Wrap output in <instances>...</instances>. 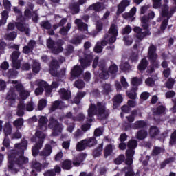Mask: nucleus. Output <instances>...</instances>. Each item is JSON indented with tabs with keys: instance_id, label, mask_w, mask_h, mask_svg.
I'll list each match as a JSON object with an SVG mask.
<instances>
[{
	"instance_id": "nucleus-1",
	"label": "nucleus",
	"mask_w": 176,
	"mask_h": 176,
	"mask_svg": "<svg viewBox=\"0 0 176 176\" xmlns=\"http://www.w3.org/2000/svg\"><path fill=\"white\" fill-rule=\"evenodd\" d=\"M28 142L22 140L21 144H15V149L8 152V168L16 174L23 164L28 163V158L24 157V151L27 149Z\"/></svg>"
},
{
	"instance_id": "nucleus-2",
	"label": "nucleus",
	"mask_w": 176,
	"mask_h": 176,
	"mask_svg": "<svg viewBox=\"0 0 176 176\" xmlns=\"http://www.w3.org/2000/svg\"><path fill=\"white\" fill-rule=\"evenodd\" d=\"M36 137H37L38 140L35 146L32 149V153L33 156H38V154L39 156L45 160L48 156H50L52 152H53L52 146L46 144L43 151L39 153V149H42V147L43 146V140L46 138V135L44 133H36Z\"/></svg>"
},
{
	"instance_id": "nucleus-3",
	"label": "nucleus",
	"mask_w": 176,
	"mask_h": 176,
	"mask_svg": "<svg viewBox=\"0 0 176 176\" xmlns=\"http://www.w3.org/2000/svg\"><path fill=\"white\" fill-rule=\"evenodd\" d=\"M97 115L99 119H107L109 116V109L107 108V104L98 102L96 106L93 103L88 109L89 122H93V116Z\"/></svg>"
},
{
	"instance_id": "nucleus-4",
	"label": "nucleus",
	"mask_w": 176,
	"mask_h": 176,
	"mask_svg": "<svg viewBox=\"0 0 176 176\" xmlns=\"http://www.w3.org/2000/svg\"><path fill=\"white\" fill-rule=\"evenodd\" d=\"M148 19L146 16L141 18L143 30L140 27H135L133 29V31L136 33V38L140 41H142L145 36L151 34V32L148 30V27H149Z\"/></svg>"
},
{
	"instance_id": "nucleus-5",
	"label": "nucleus",
	"mask_w": 176,
	"mask_h": 176,
	"mask_svg": "<svg viewBox=\"0 0 176 176\" xmlns=\"http://www.w3.org/2000/svg\"><path fill=\"white\" fill-rule=\"evenodd\" d=\"M138 145V142L135 140H131L128 142L127 146L129 148L126 151V164H133V156L135 153V148Z\"/></svg>"
},
{
	"instance_id": "nucleus-6",
	"label": "nucleus",
	"mask_w": 176,
	"mask_h": 176,
	"mask_svg": "<svg viewBox=\"0 0 176 176\" xmlns=\"http://www.w3.org/2000/svg\"><path fill=\"white\" fill-rule=\"evenodd\" d=\"M63 45H64V41L63 40H58L56 43L50 38L47 40V46L54 54H58L64 50V48L61 47Z\"/></svg>"
},
{
	"instance_id": "nucleus-7",
	"label": "nucleus",
	"mask_w": 176,
	"mask_h": 176,
	"mask_svg": "<svg viewBox=\"0 0 176 176\" xmlns=\"http://www.w3.org/2000/svg\"><path fill=\"white\" fill-rule=\"evenodd\" d=\"M160 9L162 16H163V17H166V19L163 21L161 25V30L164 31V30L167 28L168 19L170 17H171V16H173V14H174V10H170L168 11V6H167V5L162 6Z\"/></svg>"
},
{
	"instance_id": "nucleus-8",
	"label": "nucleus",
	"mask_w": 176,
	"mask_h": 176,
	"mask_svg": "<svg viewBox=\"0 0 176 176\" xmlns=\"http://www.w3.org/2000/svg\"><path fill=\"white\" fill-rule=\"evenodd\" d=\"M8 83H12L13 87L16 89L20 94L21 100H27L30 97V92L24 89V87H23V85L20 82L17 80H9Z\"/></svg>"
},
{
	"instance_id": "nucleus-9",
	"label": "nucleus",
	"mask_w": 176,
	"mask_h": 176,
	"mask_svg": "<svg viewBox=\"0 0 176 176\" xmlns=\"http://www.w3.org/2000/svg\"><path fill=\"white\" fill-rule=\"evenodd\" d=\"M27 110L28 112L34 111V103L30 102L26 106L24 101L21 100L18 104V111L16 112L17 116H23L24 111Z\"/></svg>"
},
{
	"instance_id": "nucleus-10",
	"label": "nucleus",
	"mask_w": 176,
	"mask_h": 176,
	"mask_svg": "<svg viewBox=\"0 0 176 176\" xmlns=\"http://www.w3.org/2000/svg\"><path fill=\"white\" fill-rule=\"evenodd\" d=\"M116 36H118V26L115 24H112L109 30V36H104V39L108 40L109 43H115L116 42Z\"/></svg>"
},
{
	"instance_id": "nucleus-11",
	"label": "nucleus",
	"mask_w": 176,
	"mask_h": 176,
	"mask_svg": "<svg viewBox=\"0 0 176 176\" xmlns=\"http://www.w3.org/2000/svg\"><path fill=\"white\" fill-rule=\"evenodd\" d=\"M47 122H49L47 117L43 116H40L36 133H43V131H46L47 129Z\"/></svg>"
},
{
	"instance_id": "nucleus-12",
	"label": "nucleus",
	"mask_w": 176,
	"mask_h": 176,
	"mask_svg": "<svg viewBox=\"0 0 176 176\" xmlns=\"http://www.w3.org/2000/svg\"><path fill=\"white\" fill-rule=\"evenodd\" d=\"M157 47L156 45L151 44L148 50V58L151 63H156L157 60V54L156 53Z\"/></svg>"
},
{
	"instance_id": "nucleus-13",
	"label": "nucleus",
	"mask_w": 176,
	"mask_h": 176,
	"mask_svg": "<svg viewBox=\"0 0 176 176\" xmlns=\"http://www.w3.org/2000/svg\"><path fill=\"white\" fill-rule=\"evenodd\" d=\"M35 85H37L38 88L35 89V94L36 96H40V94H42L43 93V91L47 87V83L46 81L42 80H38L35 82Z\"/></svg>"
},
{
	"instance_id": "nucleus-14",
	"label": "nucleus",
	"mask_w": 176,
	"mask_h": 176,
	"mask_svg": "<svg viewBox=\"0 0 176 176\" xmlns=\"http://www.w3.org/2000/svg\"><path fill=\"white\" fill-rule=\"evenodd\" d=\"M48 127L52 130H54V131L61 132V130H63V126L58 123V121L53 118V117L50 118Z\"/></svg>"
},
{
	"instance_id": "nucleus-15",
	"label": "nucleus",
	"mask_w": 176,
	"mask_h": 176,
	"mask_svg": "<svg viewBox=\"0 0 176 176\" xmlns=\"http://www.w3.org/2000/svg\"><path fill=\"white\" fill-rule=\"evenodd\" d=\"M99 68L101 69V72L99 74L100 78L101 79H108L109 78V74L107 71L105 62L104 60L99 62Z\"/></svg>"
},
{
	"instance_id": "nucleus-16",
	"label": "nucleus",
	"mask_w": 176,
	"mask_h": 176,
	"mask_svg": "<svg viewBox=\"0 0 176 176\" xmlns=\"http://www.w3.org/2000/svg\"><path fill=\"white\" fill-rule=\"evenodd\" d=\"M17 95L14 91V88H11L7 94L6 98L8 100L10 105H13L16 104V98Z\"/></svg>"
},
{
	"instance_id": "nucleus-17",
	"label": "nucleus",
	"mask_w": 176,
	"mask_h": 176,
	"mask_svg": "<svg viewBox=\"0 0 176 176\" xmlns=\"http://www.w3.org/2000/svg\"><path fill=\"white\" fill-rule=\"evenodd\" d=\"M50 72L52 76H57V75H58V73L57 72V69L60 68L58 61L53 59L50 65Z\"/></svg>"
},
{
	"instance_id": "nucleus-18",
	"label": "nucleus",
	"mask_w": 176,
	"mask_h": 176,
	"mask_svg": "<svg viewBox=\"0 0 176 176\" xmlns=\"http://www.w3.org/2000/svg\"><path fill=\"white\" fill-rule=\"evenodd\" d=\"M19 56H20V52L19 51L14 52L12 55V65L16 69H20L21 62L18 60Z\"/></svg>"
},
{
	"instance_id": "nucleus-19",
	"label": "nucleus",
	"mask_w": 176,
	"mask_h": 176,
	"mask_svg": "<svg viewBox=\"0 0 176 176\" xmlns=\"http://www.w3.org/2000/svg\"><path fill=\"white\" fill-rule=\"evenodd\" d=\"M86 2V0H79L78 2H72L70 5V9L73 12L74 14H76V13H79V6L83 5Z\"/></svg>"
},
{
	"instance_id": "nucleus-20",
	"label": "nucleus",
	"mask_w": 176,
	"mask_h": 176,
	"mask_svg": "<svg viewBox=\"0 0 176 176\" xmlns=\"http://www.w3.org/2000/svg\"><path fill=\"white\" fill-rule=\"evenodd\" d=\"M86 156L87 155L85 153L79 154L73 160V165L75 166V167H79V166L82 164L85 159H86Z\"/></svg>"
},
{
	"instance_id": "nucleus-21",
	"label": "nucleus",
	"mask_w": 176,
	"mask_h": 176,
	"mask_svg": "<svg viewBox=\"0 0 176 176\" xmlns=\"http://www.w3.org/2000/svg\"><path fill=\"white\" fill-rule=\"evenodd\" d=\"M74 23L76 24L79 31H82V32L87 34V24L83 23V21L80 19H76Z\"/></svg>"
},
{
	"instance_id": "nucleus-22",
	"label": "nucleus",
	"mask_w": 176,
	"mask_h": 176,
	"mask_svg": "<svg viewBox=\"0 0 176 176\" xmlns=\"http://www.w3.org/2000/svg\"><path fill=\"white\" fill-rule=\"evenodd\" d=\"M93 60V56L91 55H87L85 58H80L79 61L82 67V68H86L90 65V63Z\"/></svg>"
},
{
	"instance_id": "nucleus-23",
	"label": "nucleus",
	"mask_w": 176,
	"mask_h": 176,
	"mask_svg": "<svg viewBox=\"0 0 176 176\" xmlns=\"http://www.w3.org/2000/svg\"><path fill=\"white\" fill-rule=\"evenodd\" d=\"M129 5H130V1L123 0L118 6L117 14H120V13H123V12H124L126 8H127Z\"/></svg>"
},
{
	"instance_id": "nucleus-24",
	"label": "nucleus",
	"mask_w": 176,
	"mask_h": 176,
	"mask_svg": "<svg viewBox=\"0 0 176 176\" xmlns=\"http://www.w3.org/2000/svg\"><path fill=\"white\" fill-rule=\"evenodd\" d=\"M105 9V6L102 3H96L89 7V10H95V12H101Z\"/></svg>"
},
{
	"instance_id": "nucleus-25",
	"label": "nucleus",
	"mask_w": 176,
	"mask_h": 176,
	"mask_svg": "<svg viewBox=\"0 0 176 176\" xmlns=\"http://www.w3.org/2000/svg\"><path fill=\"white\" fill-rule=\"evenodd\" d=\"M82 72H83V70L82 69V68H80V67L75 66L72 70V76L70 78L71 80H74V79L79 76V75H80Z\"/></svg>"
},
{
	"instance_id": "nucleus-26",
	"label": "nucleus",
	"mask_w": 176,
	"mask_h": 176,
	"mask_svg": "<svg viewBox=\"0 0 176 176\" xmlns=\"http://www.w3.org/2000/svg\"><path fill=\"white\" fill-rule=\"evenodd\" d=\"M16 26L19 31L25 32L26 35H30V28H28V25L23 24L21 23H16Z\"/></svg>"
},
{
	"instance_id": "nucleus-27",
	"label": "nucleus",
	"mask_w": 176,
	"mask_h": 176,
	"mask_svg": "<svg viewBox=\"0 0 176 176\" xmlns=\"http://www.w3.org/2000/svg\"><path fill=\"white\" fill-rule=\"evenodd\" d=\"M58 86H60V85L58 84V82H57V81L52 82V84L51 86H49V84H47V86L45 89L46 95L48 97H50V94L52 93V91L53 90V89H57V87H58Z\"/></svg>"
},
{
	"instance_id": "nucleus-28",
	"label": "nucleus",
	"mask_w": 176,
	"mask_h": 176,
	"mask_svg": "<svg viewBox=\"0 0 176 176\" xmlns=\"http://www.w3.org/2000/svg\"><path fill=\"white\" fill-rule=\"evenodd\" d=\"M59 94L62 100H69L71 98V91L65 89H61L59 91Z\"/></svg>"
},
{
	"instance_id": "nucleus-29",
	"label": "nucleus",
	"mask_w": 176,
	"mask_h": 176,
	"mask_svg": "<svg viewBox=\"0 0 176 176\" xmlns=\"http://www.w3.org/2000/svg\"><path fill=\"white\" fill-rule=\"evenodd\" d=\"M135 13H137V8L135 7H133L129 12L124 13L123 14L124 19H126V20H129V19H133L134 17Z\"/></svg>"
},
{
	"instance_id": "nucleus-30",
	"label": "nucleus",
	"mask_w": 176,
	"mask_h": 176,
	"mask_svg": "<svg viewBox=\"0 0 176 176\" xmlns=\"http://www.w3.org/2000/svg\"><path fill=\"white\" fill-rule=\"evenodd\" d=\"M86 148H88L86 140H83L77 143L76 151H78V152H80V151H85Z\"/></svg>"
},
{
	"instance_id": "nucleus-31",
	"label": "nucleus",
	"mask_w": 176,
	"mask_h": 176,
	"mask_svg": "<svg viewBox=\"0 0 176 176\" xmlns=\"http://www.w3.org/2000/svg\"><path fill=\"white\" fill-rule=\"evenodd\" d=\"M148 60L146 58H143L141 61L139 65L138 66V69L140 72H143V71H145L146 69V67H148Z\"/></svg>"
},
{
	"instance_id": "nucleus-32",
	"label": "nucleus",
	"mask_w": 176,
	"mask_h": 176,
	"mask_svg": "<svg viewBox=\"0 0 176 176\" xmlns=\"http://www.w3.org/2000/svg\"><path fill=\"white\" fill-rule=\"evenodd\" d=\"M129 60L124 59V60H122L121 65H120V69L122 71H129L131 69V66L129 65Z\"/></svg>"
},
{
	"instance_id": "nucleus-33",
	"label": "nucleus",
	"mask_w": 176,
	"mask_h": 176,
	"mask_svg": "<svg viewBox=\"0 0 176 176\" xmlns=\"http://www.w3.org/2000/svg\"><path fill=\"white\" fill-rule=\"evenodd\" d=\"M61 168L58 166H56L54 170H50L46 172L45 176H56V173H60Z\"/></svg>"
},
{
	"instance_id": "nucleus-34",
	"label": "nucleus",
	"mask_w": 176,
	"mask_h": 176,
	"mask_svg": "<svg viewBox=\"0 0 176 176\" xmlns=\"http://www.w3.org/2000/svg\"><path fill=\"white\" fill-rule=\"evenodd\" d=\"M122 102L123 97L120 94H118L114 97L113 107H115V108H118Z\"/></svg>"
},
{
	"instance_id": "nucleus-35",
	"label": "nucleus",
	"mask_w": 176,
	"mask_h": 176,
	"mask_svg": "<svg viewBox=\"0 0 176 176\" xmlns=\"http://www.w3.org/2000/svg\"><path fill=\"white\" fill-rule=\"evenodd\" d=\"M71 27H72V25L71 23H68L65 27H63L60 30V34H61L63 36H65V35H68V32L69 30H71Z\"/></svg>"
},
{
	"instance_id": "nucleus-36",
	"label": "nucleus",
	"mask_w": 176,
	"mask_h": 176,
	"mask_svg": "<svg viewBox=\"0 0 176 176\" xmlns=\"http://www.w3.org/2000/svg\"><path fill=\"white\" fill-rule=\"evenodd\" d=\"M32 71L34 74H38L41 71V63L38 60H33Z\"/></svg>"
},
{
	"instance_id": "nucleus-37",
	"label": "nucleus",
	"mask_w": 176,
	"mask_h": 176,
	"mask_svg": "<svg viewBox=\"0 0 176 176\" xmlns=\"http://www.w3.org/2000/svg\"><path fill=\"white\" fill-rule=\"evenodd\" d=\"M112 151H113V145H107L104 151V157H108V156H109L112 153Z\"/></svg>"
},
{
	"instance_id": "nucleus-38",
	"label": "nucleus",
	"mask_w": 176,
	"mask_h": 176,
	"mask_svg": "<svg viewBox=\"0 0 176 176\" xmlns=\"http://www.w3.org/2000/svg\"><path fill=\"white\" fill-rule=\"evenodd\" d=\"M87 142V146L88 148H91V146H94V145H97V140L96 138L92 137L89 139H85Z\"/></svg>"
},
{
	"instance_id": "nucleus-39",
	"label": "nucleus",
	"mask_w": 176,
	"mask_h": 176,
	"mask_svg": "<svg viewBox=\"0 0 176 176\" xmlns=\"http://www.w3.org/2000/svg\"><path fill=\"white\" fill-rule=\"evenodd\" d=\"M17 37V32H12L9 34H7L5 35L4 38L7 41H14L16 38Z\"/></svg>"
},
{
	"instance_id": "nucleus-40",
	"label": "nucleus",
	"mask_w": 176,
	"mask_h": 176,
	"mask_svg": "<svg viewBox=\"0 0 176 176\" xmlns=\"http://www.w3.org/2000/svg\"><path fill=\"white\" fill-rule=\"evenodd\" d=\"M131 84L135 87H138V86H140V85L142 84V78L138 77H133L131 80Z\"/></svg>"
},
{
	"instance_id": "nucleus-41",
	"label": "nucleus",
	"mask_w": 176,
	"mask_h": 176,
	"mask_svg": "<svg viewBox=\"0 0 176 176\" xmlns=\"http://www.w3.org/2000/svg\"><path fill=\"white\" fill-rule=\"evenodd\" d=\"M142 127H145V122L140 120V121H136L133 125L132 129H142Z\"/></svg>"
},
{
	"instance_id": "nucleus-42",
	"label": "nucleus",
	"mask_w": 176,
	"mask_h": 176,
	"mask_svg": "<svg viewBox=\"0 0 176 176\" xmlns=\"http://www.w3.org/2000/svg\"><path fill=\"white\" fill-rule=\"evenodd\" d=\"M32 166L38 173H40L42 170V164L36 160L32 162Z\"/></svg>"
},
{
	"instance_id": "nucleus-43",
	"label": "nucleus",
	"mask_w": 176,
	"mask_h": 176,
	"mask_svg": "<svg viewBox=\"0 0 176 176\" xmlns=\"http://www.w3.org/2000/svg\"><path fill=\"white\" fill-rule=\"evenodd\" d=\"M128 167L125 168V176H134L135 175V173L134 171H133V166H131V164H127Z\"/></svg>"
},
{
	"instance_id": "nucleus-44",
	"label": "nucleus",
	"mask_w": 176,
	"mask_h": 176,
	"mask_svg": "<svg viewBox=\"0 0 176 176\" xmlns=\"http://www.w3.org/2000/svg\"><path fill=\"white\" fill-rule=\"evenodd\" d=\"M1 16L2 19L0 21V27L1 25H5V24H6V21L8 20V17H9V14L6 11H3Z\"/></svg>"
},
{
	"instance_id": "nucleus-45",
	"label": "nucleus",
	"mask_w": 176,
	"mask_h": 176,
	"mask_svg": "<svg viewBox=\"0 0 176 176\" xmlns=\"http://www.w3.org/2000/svg\"><path fill=\"white\" fill-rule=\"evenodd\" d=\"M62 167L64 170H71L72 168V162L68 160L64 161Z\"/></svg>"
},
{
	"instance_id": "nucleus-46",
	"label": "nucleus",
	"mask_w": 176,
	"mask_h": 176,
	"mask_svg": "<svg viewBox=\"0 0 176 176\" xmlns=\"http://www.w3.org/2000/svg\"><path fill=\"white\" fill-rule=\"evenodd\" d=\"M85 96H86V92H78L74 98L75 104H79V102H80V100L83 98Z\"/></svg>"
},
{
	"instance_id": "nucleus-47",
	"label": "nucleus",
	"mask_w": 176,
	"mask_h": 176,
	"mask_svg": "<svg viewBox=\"0 0 176 176\" xmlns=\"http://www.w3.org/2000/svg\"><path fill=\"white\" fill-rule=\"evenodd\" d=\"M102 152V144H100L98 148L95 149L93 151V155L94 157H98V156L101 155V153Z\"/></svg>"
},
{
	"instance_id": "nucleus-48",
	"label": "nucleus",
	"mask_w": 176,
	"mask_h": 176,
	"mask_svg": "<svg viewBox=\"0 0 176 176\" xmlns=\"http://www.w3.org/2000/svg\"><path fill=\"white\" fill-rule=\"evenodd\" d=\"M135 116H137V110L133 111L131 115L129 116H126V118L129 123H133V122H134L135 119Z\"/></svg>"
},
{
	"instance_id": "nucleus-49",
	"label": "nucleus",
	"mask_w": 176,
	"mask_h": 176,
	"mask_svg": "<svg viewBox=\"0 0 176 176\" xmlns=\"http://www.w3.org/2000/svg\"><path fill=\"white\" fill-rule=\"evenodd\" d=\"M46 105H47V101L45 99H41L38 102V111H42L43 108H45Z\"/></svg>"
},
{
	"instance_id": "nucleus-50",
	"label": "nucleus",
	"mask_w": 176,
	"mask_h": 176,
	"mask_svg": "<svg viewBox=\"0 0 176 176\" xmlns=\"http://www.w3.org/2000/svg\"><path fill=\"white\" fill-rule=\"evenodd\" d=\"M124 45L126 46H130V45L133 44V38L130 36H125L123 38Z\"/></svg>"
},
{
	"instance_id": "nucleus-51",
	"label": "nucleus",
	"mask_w": 176,
	"mask_h": 176,
	"mask_svg": "<svg viewBox=\"0 0 176 176\" xmlns=\"http://www.w3.org/2000/svg\"><path fill=\"white\" fill-rule=\"evenodd\" d=\"M24 124V120L23 118H18L14 122V126L17 129H19Z\"/></svg>"
},
{
	"instance_id": "nucleus-52",
	"label": "nucleus",
	"mask_w": 176,
	"mask_h": 176,
	"mask_svg": "<svg viewBox=\"0 0 176 176\" xmlns=\"http://www.w3.org/2000/svg\"><path fill=\"white\" fill-rule=\"evenodd\" d=\"M61 108L63 107V102L56 100L54 102L52 107V111H54L55 109H57V108Z\"/></svg>"
},
{
	"instance_id": "nucleus-53",
	"label": "nucleus",
	"mask_w": 176,
	"mask_h": 176,
	"mask_svg": "<svg viewBox=\"0 0 176 176\" xmlns=\"http://www.w3.org/2000/svg\"><path fill=\"white\" fill-rule=\"evenodd\" d=\"M125 159L126 157H124V155H120L119 157H117L114 162L116 164H122V163L124 162Z\"/></svg>"
},
{
	"instance_id": "nucleus-54",
	"label": "nucleus",
	"mask_w": 176,
	"mask_h": 176,
	"mask_svg": "<svg viewBox=\"0 0 176 176\" xmlns=\"http://www.w3.org/2000/svg\"><path fill=\"white\" fill-rule=\"evenodd\" d=\"M67 23V19L63 18L62 19L59 23H57L56 25H54L53 28L54 30H57V28H58V27H63V25H64V24H65Z\"/></svg>"
},
{
	"instance_id": "nucleus-55",
	"label": "nucleus",
	"mask_w": 176,
	"mask_h": 176,
	"mask_svg": "<svg viewBox=\"0 0 176 176\" xmlns=\"http://www.w3.org/2000/svg\"><path fill=\"white\" fill-rule=\"evenodd\" d=\"M109 91H112V87L109 84L103 85V93H104V94H108Z\"/></svg>"
},
{
	"instance_id": "nucleus-56",
	"label": "nucleus",
	"mask_w": 176,
	"mask_h": 176,
	"mask_svg": "<svg viewBox=\"0 0 176 176\" xmlns=\"http://www.w3.org/2000/svg\"><path fill=\"white\" fill-rule=\"evenodd\" d=\"M75 86L77 89H83L85 87V82L82 80H78L75 82Z\"/></svg>"
},
{
	"instance_id": "nucleus-57",
	"label": "nucleus",
	"mask_w": 176,
	"mask_h": 176,
	"mask_svg": "<svg viewBox=\"0 0 176 176\" xmlns=\"http://www.w3.org/2000/svg\"><path fill=\"white\" fill-rule=\"evenodd\" d=\"M162 152H164L163 148H160V147H155L153 150V156H157V155L162 153Z\"/></svg>"
},
{
	"instance_id": "nucleus-58",
	"label": "nucleus",
	"mask_w": 176,
	"mask_h": 176,
	"mask_svg": "<svg viewBox=\"0 0 176 176\" xmlns=\"http://www.w3.org/2000/svg\"><path fill=\"white\" fill-rule=\"evenodd\" d=\"M41 26L45 30H50L52 28V24L49 21H43L41 23Z\"/></svg>"
},
{
	"instance_id": "nucleus-59",
	"label": "nucleus",
	"mask_w": 176,
	"mask_h": 176,
	"mask_svg": "<svg viewBox=\"0 0 176 176\" xmlns=\"http://www.w3.org/2000/svg\"><path fill=\"white\" fill-rule=\"evenodd\" d=\"M6 135H10L12 140H19V138H21V134L20 133H6Z\"/></svg>"
},
{
	"instance_id": "nucleus-60",
	"label": "nucleus",
	"mask_w": 176,
	"mask_h": 176,
	"mask_svg": "<svg viewBox=\"0 0 176 176\" xmlns=\"http://www.w3.org/2000/svg\"><path fill=\"white\" fill-rule=\"evenodd\" d=\"M12 132V125L10 123L7 122L4 126V133H11Z\"/></svg>"
},
{
	"instance_id": "nucleus-61",
	"label": "nucleus",
	"mask_w": 176,
	"mask_h": 176,
	"mask_svg": "<svg viewBox=\"0 0 176 176\" xmlns=\"http://www.w3.org/2000/svg\"><path fill=\"white\" fill-rule=\"evenodd\" d=\"M94 52L96 53H101V52H102V47H101V45H100L99 41H98V43L95 45Z\"/></svg>"
},
{
	"instance_id": "nucleus-62",
	"label": "nucleus",
	"mask_w": 176,
	"mask_h": 176,
	"mask_svg": "<svg viewBox=\"0 0 176 176\" xmlns=\"http://www.w3.org/2000/svg\"><path fill=\"white\" fill-rule=\"evenodd\" d=\"M145 83L147 86H155V80L152 78H148L145 80Z\"/></svg>"
},
{
	"instance_id": "nucleus-63",
	"label": "nucleus",
	"mask_w": 176,
	"mask_h": 176,
	"mask_svg": "<svg viewBox=\"0 0 176 176\" xmlns=\"http://www.w3.org/2000/svg\"><path fill=\"white\" fill-rule=\"evenodd\" d=\"M3 2L5 9L7 10H10V8H12V3H10L9 0H3Z\"/></svg>"
},
{
	"instance_id": "nucleus-64",
	"label": "nucleus",
	"mask_w": 176,
	"mask_h": 176,
	"mask_svg": "<svg viewBox=\"0 0 176 176\" xmlns=\"http://www.w3.org/2000/svg\"><path fill=\"white\" fill-rule=\"evenodd\" d=\"M169 144L170 145H174V144H176V133H173L171 134Z\"/></svg>"
}]
</instances>
